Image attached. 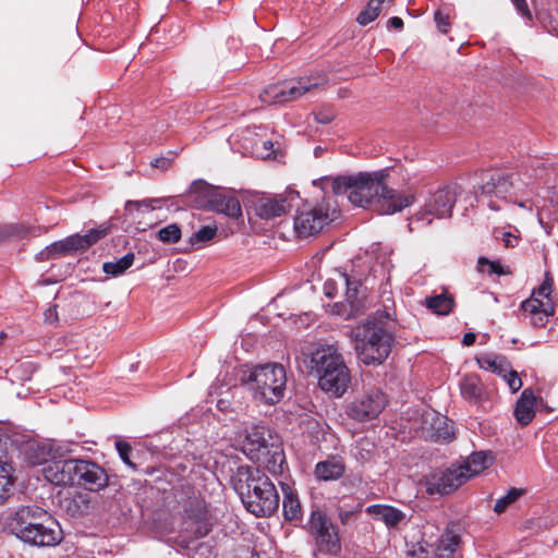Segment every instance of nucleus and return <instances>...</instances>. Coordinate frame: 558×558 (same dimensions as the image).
I'll use <instances>...</instances> for the list:
<instances>
[{"label":"nucleus","mask_w":558,"mask_h":558,"mask_svg":"<svg viewBox=\"0 0 558 558\" xmlns=\"http://www.w3.org/2000/svg\"><path fill=\"white\" fill-rule=\"evenodd\" d=\"M155 202H159V199L148 198L143 201H128L125 203V211L131 214L133 210H140L142 207L151 210L155 209V206H153V203Z\"/></svg>","instance_id":"nucleus-45"},{"label":"nucleus","mask_w":558,"mask_h":558,"mask_svg":"<svg viewBox=\"0 0 558 558\" xmlns=\"http://www.w3.org/2000/svg\"><path fill=\"white\" fill-rule=\"evenodd\" d=\"M493 456L486 453L484 451H476L471 453L463 463H460L459 466L463 474L466 476V481L493 464Z\"/></svg>","instance_id":"nucleus-25"},{"label":"nucleus","mask_w":558,"mask_h":558,"mask_svg":"<svg viewBox=\"0 0 558 558\" xmlns=\"http://www.w3.org/2000/svg\"><path fill=\"white\" fill-rule=\"evenodd\" d=\"M324 80L299 77L267 86L259 99L266 105H282L299 99L302 95L323 84Z\"/></svg>","instance_id":"nucleus-10"},{"label":"nucleus","mask_w":558,"mask_h":558,"mask_svg":"<svg viewBox=\"0 0 558 558\" xmlns=\"http://www.w3.org/2000/svg\"><path fill=\"white\" fill-rule=\"evenodd\" d=\"M250 558H259V555L258 553H252Z\"/></svg>","instance_id":"nucleus-61"},{"label":"nucleus","mask_w":558,"mask_h":558,"mask_svg":"<svg viewBox=\"0 0 558 558\" xmlns=\"http://www.w3.org/2000/svg\"><path fill=\"white\" fill-rule=\"evenodd\" d=\"M217 233L218 228L216 226H204L190 236L189 243L193 250L202 248L213 241Z\"/></svg>","instance_id":"nucleus-36"},{"label":"nucleus","mask_w":558,"mask_h":558,"mask_svg":"<svg viewBox=\"0 0 558 558\" xmlns=\"http://www.w3.org/2000/svg\"><path fill=\"white\" fill-rule=\"evenodd\" d=\"M511 1L520 15H522L523 17H525L529 21L532 20V14L527 7L526 0H511Z\"/></svg>","instance_id":"nucleus-48"},{"label":"nucleus","mask_w":558,"mask_h":558,"mask_svg":"<svg viewBox=\"0 0 558 558\" xmlns=\"http://www.w3.org/2000/svg\"><path fill=\"white\" fill-rule=\"evenodd\" d=\"M7 526L13 535L31 546L50 547L62 541L59 523L37 506L19 508L8 518Z\"/></svg>","instance_id":"nucleus-3"},{"label":"nucleus","mask_w":558,"mask_h":558,"mask_svg":"<svg viewBox=\"0 0 558 558\" xmlns=\"http://www.w3.org/2000/svg\"><path fill=\"white\" fill-rule=\"evenodd\" d=\"M134 253H128L121 258L113 262H106L102 264V271L111 277H118L123 275L134 263Z\"/></svg>","instance_id":"nucleus-34"},{"label":"nucleus","mask_w":558,"mask_h":558,"mask_svg":"<svg viewBox=\"0 0 558 558\" xmlns=\"http://www.w3.org/2000/svg\"><path fill=\"white\" fill-rule=\"evenodd\" d=\"M289 196H290L291 198H292L293 196H299V192H291Z\"/></svg>","instance_id":"nucleus-62"},{"label":"nucleus","mask_w":558,"mask_h":558,"mask_svg":"<svg viewBox=\"0 0 558 558\" xmlns=\"http://www.w3.org/2000/svg\"><path fill=\"white\" fill-rule=\"evenodd\" d=\"M345 471V465L341 459L332 458L318 462L315 466V475L322 481H336L340 478Z\"/></svg>","instance_id":"nucleus-27"},{"label":"nucleus","mask_w":558,"mask_h":558,"mask_svg":"<svg viewBox=\"0 0 558 558\" xmlns=\"http://www.w3.org/2000/svg\"><path fill=\"white\" fill-rule=\"evenodd\" d=\"M388 316L384 312L377 313L376 316L368 317L352 330L357 359L364 365L378 366L387 360L391 352L395 337L383 320Z\"/></svg>","instance_id":"nucleus-5"},{"label":"nucleus","mask_w":558,"mask_h":558,"mask_svg":"<svg viewBox=\"0 0 558 558\" xmlns=\"http://www.w3.org/2000/svg\"><path fill=\"white\" fill-rule=\"evenodd\" d=\"M109 482L107 471L90 460H77L75 484L89 492L104 489Z\"/></svg>","instance_id":"nucleus-15"},{"label":"nucleus","mask_w":558,"mask_h":558,"mask_svg":"<svg viewBox=\"0 0 558 558\" xmlns=\"http://www.w3.org/2000/svg\"><path fill=\"white\" fill-rule=\"evenodd\" d=\"M461 542L459 534L451 529H446L442 535L435 544V554L438 558H453L454 553Z\"/></svg>","instance_id":"nucleus-28"},{"label":"nucleus","mask_w":558,"mask_h":558,"mask_svg":"<svg viewBox=\"0 0 558 558\" xmlns=\"http://www.w3.org/2000/svg\"><path fill=\"white\" fill-rule=\"evenodd\" d=\"M428 310L437 315H449L454 306V300L447 291L432 295L425 300Z\"/></svg>","instance_id":"nucleus-30"},{"label":"nucleus","mask_w":558,"mask_h":558,"mask_svg":"<svg viewBox=\"0 0 558 558\" xmlns=\"http://www.w3.org/2000/svg\"><path fill=\"white\" fill-rule=\"evenodd\" d=\"M196 538L206 536L211 530V522L208 511L205 508H199L189 524L187 527Z\"/></svg>","instance_id":"nucleus-32"},{"label":"nucleus","mask_w":558,"mask_h":558,"mask_svg":"<svg viewBox=\"0 0 558 558\" xmlns=\"http://www.w3.org/2000/svg\"><path fill=\"white\" fill-rule=\"evenodd\" d=\"M339 280L342 288H344L345 301L350 303L352 307L359 306V295L361 281L355 278H351L345 272L339 274Z\"/></svg>","instance_id":"nucleus-33"},{"label":"nucleus","mask_w":558,"mask_h":558,"mask_svg":"<svg viewBox=\"0 0 558 558\" xmlns=\"http://www.w3.org/2000/svg\"><path fill=\"white\" fill-rule=\"evenodd\" d=\"M262 145L265 150L264 157H270L272 155H276L275 143L272 141H263Z\"/></svg>","instance_id":"nucleus-53"},{"label":"nucleus","mask_w":558,"mask_h":558,"mask_svg":"<svg viewBox=\"0 0 558 558\" xmlns=\"http://www.w3.org/2000/svg\"><path fill=\"white\" fill-rule=\"evenodd\" d=\"M366 512L388 527L397 526L404 519L401 510L388 505H371L366 508Z\"/></svg>","instance_id":"nucleus-26"},{"label":"nucleus","mask_w":558,"mask_h":558,"mask_svg":"<svg viewBox=\"0 0 558 558\" xmlns=\"http://www.w3.org/2000/svg\"><path fill=\"white\" fill-rule=\"evenodd\" d=\"M551 286H553V277L549 271L545 274L544 281L542 284L533 292L532 295L536 298H544L548 299L551 293Z\"/></svg>","instance_id":"nucleus-44"},{"label":"nucleus","mask_w":558,"mask_h":558,"mask_svg":"<svg viewBox=\"0 0 558 558\" xmlns=\"http://www.w3.org/2000/svg\"><path fill=\"white\" fill-rule=\"evenodd\" d=\"M308 368L324 392L333 398H340L347 392L351 373L336 345H317L310 354Z\"/></svg>","instance_id":"nucleus-4"},{"label":"nucleus","mask_w":558,"mask_h":558,"mask_svg":"<svg viewBox=\"0 0 558 558\" xmlns=\"http://www.w3.org/2000/svg\"><path fill=\"white\" fill-rule=\"evenodd\" d=\"M156 472V469L155 468H146L144 473L147 474V475H153L154 473Z\"/></svg>","instance_id":"nucleus-59"},{"label":"nucleus","mask_w":558,"mask_h":558,"mask_svg":"<svg viewBox=\"0 0 558 558\" xmlns=\"http://www.w3.org/2000/svg\"><path fill=\"white\" fill-rule=\"evenodd\" d=\"M258 462L272 475H281L286 464V456L281 445L275 441L263 451Z\"/></svg>","instance_id":"nucleus-23"},{"label":"nucleus","mask_w":558,"mask_h":558,"mask_svg":"<svg viewBox=\"0 0 558 558\" xmlns=\"http://www.w3.org/2000/svg\"><path fill=\"white\" fill-rule=\"evenodd\" d=\"M462 193V187L458 183L445 185L425 199L420 211L414 215V220L432 223L435 218L442 219L451 216L452 208L458 196Z\"/></svg>","instance_id":"nucleus-9"},{"label":"nucleus","mask_w":558,"mask_h":558,"mask_svg":"<svg viewBox=\"0 0 558 558\" xmlns=\"http://www.w3.org/2000/svg\"><path fill=\"white\" fill-rule=\"evenodd\" d=\"M501 240L506 247H514L518 243V238L514 236L511 232H504Z\"/></svg>","instance_id":"nucleus-51"},{"label":"nucleus","mask_w":558,"mask_h":558,"mask_svg":"<svg viewBox=\"0 0 558 558\" xmlns=\"http://www.w3.org/2000/svg\"><path fill=\"white\" fill-rule=\"evenodd\" d=\"M280 485L283 494V517L287 521L294 522L296 525L302 522L303 517L302 506L298 494L288 484L280 483Z\"/></svg>","instance_id":"nucleus-22"},{"label":"nucleus","mask_w":558,"mask_h":558,"mask_svg":"<svg viewBox=\"0 0 558 558\" xmlns=\"http://www.w3.org/2000/svg\"><path fill=\"white\" fill-rule=\"evenodd\" d=\"M477 268L480 271L487 272L488 275L505 276L510 274L498 260H489L483 256L477 260Z\"/></svg>","instance_id":"nucleus-38"},{"label":"nucleus","mask_w":558,"mask_h":558,"mask_svg":"<svg viewBox=\"0 0 558 558\" xmlns=\"http://www.w3.org/2000/svg\"><path fill=\"white\" fill-rule=\"evenodd\" d=\"M44 317H45V323H48V324L57 323L59 319L58 312H57V305L49 306L44 312Z\"/></svg>","instance_id":"nucleus-49"},{"label":"nucleus","mask_w":558,"mask_h":558,"mask_svg":"<svg viewBox=\"0 0 558 558\" xmlns=\"http://www.w3.org/2000/svg\"><path fill=\"white\" fill-rule=\"evenodd\" d=\"M231 483L245 509L256 518L270 517L279 508V494L271 480L258 468L240 465Z\"/></svg>","instance_id":"nucleus-2"},{"label":"nucleus","mask_w":558,"mask_h":558,"mask_svg":"<svg viewBox=\"0 0 558 558\" xmlns=\"http://www.w3.org/2000/svg\"><path fill=\"white\" fill-rule=\"evenodd\" d=\"M517 187V174L500 169L482 171L481 182L474 186V196L477 202L486 203L492 210H499L501 207L498 201L512 198L513 190Z\"/></svg>","instance_id":"nucleus-7"},{"label":"nucleus","mask_w":558,"mask_h":558,"mask_svg":"<svg viewBox=\"0 0 558 558\" xmlns=\"http://www.w3.org/2000/svg\"><path fill=\"white\" fill-rule=\"evenodd\" d=\"M476 362L480 368L489 371L499 376L506 373L510 367V363L505 356L495 353L483 354L476 359Z\"/></svg>","instance_id":"nucleus-31"},{"label":"nucleus","mask_w":558,"mask_h":558,"mask_svg":"<svg viewBox=\"0 0 558 558\" xmlns=\"http://www.w3.org/2000/svg\"><path fill=\"white\" fill-rule=\"evenodd\" d=\"M539 222L543 226V228L545 229L546 233L550 234V228L548 226H544L542 220H539Z\"/></svg>","instance_id":"nucleus-60"},{"label":"nucleus","mask_w":558,"mask_h":558,"mask_svg":"<svg viewBox=\"0 0 558 558\" xmlns=\"http://www.w3.org/2000/svg\"><path fill=\"white\" fill-rule=\"evenodd\" d=\"M388 26L401 31L403 28V21L399 16H392L388 20Z\"/></svg>","instance_id":"nucleus-55"},{"label":"nucleus","mask_w":558,"mask_h":558,"mask_svg":"<svg viewBox=\"0 0 558 558\" xmlns=\"http://www.w3.org/2000/svg\"><path fill=\"white\" fill-rule=\"evenodd\" d=\"M475 340H476V335L473 332H468L463 336L462 344L469 347V345L474 344Z\"/></svg>","instance_id":"nucleus-57"},{"label":"nucleus","mask_w":558,"mask_h":558,"mask_svg":"<svg viewBox=\"0 0 558 558\" xmlns=\"http://www.w3.org/2000/svg\"><path fill=\"white\" fill-rule=\"evenodd\" d=\"M158 239L163 243H177L181 239V229L177 223L168 225L158 231Z\"/></svg>","instance_id":"nucleus-40"},{"label":"nucleus","mask_w":558,"mask_h":558,"mask_svg":"<svg viewBox=\"0 0 558 558\" xmlns=\"http://www.w3.org/2000/svg\"><path fill=\"white\" fill-rule=\"evenodd\" d=\"M536 397L530 389H524L514 407V417L523 426L529 425L535 416Z\"/></svg>","instance_id":"nucleus-24"},{"label":"nucleus","mask_w":558,"mask_h":558,"mask_svg":"<svg viewBox=\"0 0 558 558\" xmlns=\"http://www.w3.org/2000/svg\"><path fill=\"white\" fill-rule=\"evenodd\" d=\"M545 307L546 308L538 312V314L531 316V323L533 326L538 328L545 327L548 323V317L555 314V307L549 301L546 302Z\"/></svg>","instance_id":"nucleus-42"},{"label":"nucleus","mask_w":558,"mask_h":558,"mask_svg":"<svg viewBox=\"0 0 558 558\" xmlns=\"http://www.w3.org/2000/svg\"><path fill=\"white\" fill-rule=\"evenodd\" d=\"M108 233V228H98L90 229L85 234H72L65 238V245H68V251L70 253L75 252H84L89 248L93 244L97 243L100 239L106 236Z\"/></svg>","instance_id":"nucleus-20"},{"label":"nucleus","mask_w":558,"mask_h":558,"mask_svg":"<svg viewBox=\"0 0 558 558\" xmlns=\"http://www.w3.org/2000/svg\"><path fill=\"white\" fill-rule=\"evenodd\" d=\"M66 254H69V251L65 239L51 243L41 252V255H46V258H54Z\"/></svg>","instance_id":"nucleus-43"},{"label":"nucleus","mask_w":558,"mask_h":558,"mask_svg":"<svg viewBox=\"0 0 558 558\" xmlns=\"http://www.w3.org/2000/svg\"><path fill=\"white\" fill-rule=\"evenodd\" d=\"M461 396L470 401L477 402L482 396V387L476 376H465L460 384Z\"/></svg>","instance_id":"nucleus-35"},{"label":"nucleus","mask_w":558,"mask_h":558,"mask_svg":"<svg viewBox=\"0 0 558 558\" xmlns=\"http://www.w3.org/2000/svg\"><path fill=\"white\" fill-rule=\"evenodd\" d=\"M62 506L69 515L80 518L88 512L90 499L87 494L76 493L70 497H65L62 501Z\"/></svg>","instance_id":"nucleus-29"},{"label":"nucleus","mask_w":558,"mask_h":558,"mask_svg":"<svg viewBox=\"0 0 558 558\" xmlns=\"http://www.w3.org/2000/svg\"><path fill=\"white\" fill-rule=\"evenodd\" d=\"M451 11L452 10L450 7H445V8H440L438 10H436L434 13V20H435L436 26H437L438 31L441 32L442 34H448L450 31Z\"/></svg>","instance_id":"nucleus-39"},{"label":"nucleus","mask_w":558,"mask_h":558,"mask_svg":"<svg viewBox=\"0 0 558 558\" xmlns=\"http://www.w3.org/2000/svg\"><path fill=\"white\" fill-rule=\"evenodd\" d=\"M408 555L412 556L413 558H426L427 550L422 545H420L416 549L410 550Z\"/></svg>","instance_id":"nucleus-56"},{"label":"nucleus","mask_w":558,"mask_h":558,"mask_svg":"<svg viewBox=\"0 0 558 558\" xmlns=\"http://www.w3.org/2000/svg\"><path fill=\"white\" fill-rule=\"evenodd\" d=\"M170 159L168 158H165V157H160V158H155L150 165L155 168H161V169H167L169 166H170Z\"/></svg>","instance_id":"nucleus-54"},{"label":"nucleus","mask_w":558,"mask_h":558,"mask_svg":"<svg viewBox=\"0 0 558 558\" xmlns=\"http://www.w3.org/2000/svg\"><path fill=\"white\" fill-rule=\"evenodd\" d=\"M117 451L121 458V460L131 468H135V465L130 460V452L132 451V447L126 441L118 440L116 442Z\"/></svg>","instance_id":"nucleus-46"},{"label":"nucleus","mask_w":558,"mask_h":558,"mask_svg":"<svg viewBox=\"0 0 558 558\" xmlns=\"http://www.w3.org/2000/svg\"><path fill=\"white\" fill-rule=\"evenodd\" d=\"M254 398L266 404L279 402L286 391L287 373L279 363H267L254 367L246 379H243Z\"/></svg>","instance_id":"nucleus-6"},{"label":"nucleus","mask_w":558,"mask_h":558,"mask_svg":"<svg viewBox=\"0 0 558 558\" xmlns=\"http://www.w3.org/2000/svg\"><path fill=\"white\" fill-rule=\"evenodd\" d=\"M386 403L385 393L377 388H373L350 402L347 405L345 413L355 421L365 422L377 417Z\"/></svg>","instance_id":"nucleus-12"},{"label":"nucleus","mask_w":558,"mask_h":558,"mask_svg":"<svg viewBox=\"0 0 558 558\" xmlns=\"http://www.w3.org/2000/svg\"><path fill=\"white\" fill-rule=\"evenodd\" d=\"M218 189L204 180H195L186 192V201L196 208L207 210Z\"/></svg>","instance_id":"nucleus-18"},{"label":"nucleus","mask_w":558,"mask_h":558,"mask_svg":"<svg viewBox=\"0 0 558 558\" xmlns=\"http://www.w3.org/2000/svg\"><path fill=\"white\" fill-rule=\"evenodd\" d=\"M248 202L255 214L265 220L275 219L291 207L289 196L282 194L271 196L255 193Z\"/></svg>","instance_id":"nucleus-14"},{"label":"nucleus","mask_w":558,"mask_h":558,"mask_svg":"<svg viewBox=\"0 0 558 558\" xmlns=\"http://www.w3.org/2000/svg\"><path fill=\"white\" fill-rule=\"evenodd\" d=\"M274 442L275 439L269 428L262 424H253L246 429L242 450L252 461H259L263 451Z\"/></svg>","instance_id":"nucleus-16"},{"label":"nucleus","mask_w":558,"mask_h":558,"mask_svg":"<svg viewBox=\"0 0 558 558\" xmlns=\"http://www.w3.org/2000/svg\"><path fill=\"white\" fill-rule=\"evenodd\" d=\"M77 460H58L47 463L43 468L44 477L53 485H75Z\"/></svg>","instance_id":"nucleus-17"},{"label":"nucleus","mask_w":558,"mask_h":558,"mask_svg":"<svg viewBox=\"0 0 558 558\" xmlns=\"http://www.w3.org/2000/svg\"><path fill=\"white\" fill-rule=\"evenodd\" d=\"M222 403H223V401H222V400H219V401H218V403H217V407H218L219 409H222V408H221V404H222Z\"/></svg>","instance_id":"nucleus-64"},{"label":"nucleus","mask_w":558,"mask_h":558,"mask_svg":"<svg viewBox=\"0 0 558 558\" xmlns=\"http://www.w3.org/2000/svg\"><path fill=\"white\" fill-rule=\"evenodd\" d=\"M217 214H222L229 218L238 219L242 217V207L238 197L218 189L208 209Z\"/></svg>","instance_id":"nucleus-19"},{"label":"nucleus","mask_w":558,"mask_h":558,"mask_svg":"<svg viewBox=\"0 0 558 558\" xmlns=\"http://www.w3.org/2000/svg\"><path fill=\"white\" fill-rule=\"evenodd\" d=\"M466 482V476L461 471L459 464H452L450 468L434 472L426 478V493L433 495H449L457 490Z\"/></svg>","instance_id":"nucleus-13"},{"label":"nucleus","mask_w":558,"mask_h":558,"mask_svg":"<svg viewBox=\"0 0 558 558\" xmlns=\"http://www.w3.org/2000/svg\"><path fill=\"white\" fill-rule=\"evenodd\" d=\"M316 119L318 122L324 123V124L329 123L331 121V118L329 116L322 114V113H319Z\"/></svg>","instance_id":"nucleus-58"},{"label":"nucleus","mask_w":558,"mask_h":558,"mask_svg":"<svg viewBox=\"0 0 558 558\" xmlns=\"http://www.w3.org/2000/svg\"><path fill=\"white\" fill-rule=\"evenodd\" d=\"M5 335L3 332L0 333V344L2 343L3 339H4Z\"/></svg>","instance_id":"nucleus-63"},{"label":"nucleus","mask_w":558,"mask_h":558,"mask_svg":"<svg viewBox=\"0 0 558 558\" xmlns=\"http://www.w3.org/2000/svg\"><path fill=\"white\" fill-rule=\"evenodd\" d=\"M525 493L522 488L512 487L510 488L506 495L498 498L496 500L494 511L496 513H502L506 511V509L512 505L514 501H517L521 496H523Z\"/></svg>","instance_id":"nucleus-37"},{"label":"nucleus","mask_w":558,"mask_h":558,"mask_svg":"<svg viewBox=\"0 0 558 558\" xmlns=\"http://www.w3.org/2000/svg\"><path fill=\"white\" fill-rule=\"evenodd\" d=\"M337 281L335 280H327L324 284V292L325 295L329 299H333L337 295Z\"/></svg>","instance_id":"nucleus-50"},{"label":"nucleus","mask_w":558,"mask_h":558,"mask_svg":"<svg viewBox=\"0 0 558 558\" xmlns=\"http://www.w3.org/2000/svg\"><path fill=\"white\" fill-rule=\"evenodd\" d=\"M387 168L326 178L335 195H347L349 202L378 215H393L414 203L413 194H402L388 185Z\"/></svg>","instance_id":"nucleus-1"},{"label":"nucleus","mask_w":558,"mask_h":558,"mask_svg":"<svg viewBox=\"0 0 558 558\" xmlns=\"http://www.w3.org/2000/svg\"><path fill=\"white\" fill-rule=\"evenodd\" d=\"M340 215L337 204L323 198L313 206H305L294 217L293 228L299 239L318 234Z\"/></svg>","instance_id":"nucleus-8"},{"label":"nucleus","mask_w":558,"mask_h":558,"mask_svg":"<svg viewBox=\"0 0 558 558\" xmlns=\"http://www.w3.org/2000/svg\"><path fill=\"white\" fill-rule=\"evenodd\" d=\"M306 527L315 537L319 551L327 555H338L341 550V539L338 527L332 523L325 511L313 509Z\"/></svg>","instance_id":"nucleus-11"},{"label":"nucleus","mask_w":558,"mask_h":558,"mask_svg":"<svg viewBox=\"0 0 558 558\" xmlns=\"http://www.w3.org/2000/svg\"><path fill=\"white\" fill-rule=\"evenodd\" d=\"M500 376H502L506 379V381L512 392L518 391L522 387V380L515 371L508 369L506 373L501 374Z\"/></svg>","instance_id":"nucleus-47"},{"label":"nucleus","mask_w":558,"mask_h":558,"mask_svg":"<svg viewBox=\"0 0 558 558\" xmlns=\"http://www.w3.org/2000/svg\"><path fill=\"white\" fill-rule=\"evenodd\" d=\"M545 304L546 302H543L541 299L532 295L521 303V310L524 312V314H527L531 317L546 308Z\"/></svg>","instance_id":"nucleus-41"},{"label":"nucleus","mask_w":558,"mask_h":558,"mask_svg":"<svg viewBox=\"0 0 558 558\" xmlns=\"http://www.w3.org/2000/svg\"><path fill=\"white\" fill-rule=\"evenodd\" d=\"M16 232V227L13 226V225H10V226H4L2 228H0V240H4L13 234H15Z\"/></svg>","instance_id":"nucleus-52"},{"label":"nucleus","mask_w":558,"mask_h":558,"mask_svg":"<svg viewBox=\"0 0 558 558\" xmlns=\"http://www.w3.org/2000/svg\"><path fill=\"white\" fill-rule=\"evenodd\" d=\"M428 432L429 438L433 441L439 444H449L456 437L452 421H450L447 416L440 415L438 413L432 417Z\"/></svg>","instance_id":"nucleus-21"}]
</instances>
